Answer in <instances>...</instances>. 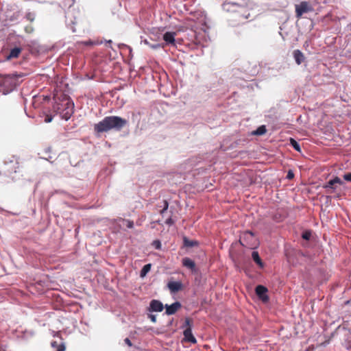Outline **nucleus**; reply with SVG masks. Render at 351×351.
I'll return each instance as SVG.
<instances>
[{
  "label": "nucleus",
  "mask_w": 351,
  "mask_h": 351,
  "mask_svg": "<svg viewBox=\"0 0 351 351\" xmlns=\"http://www.w3.org/2000/svg\"><path fill=\"white\" fill-rule=\"evenodd\" d=\"M222 8L230 13L228 21L233 26L245 23L250 16V9L244 0H225Z\"/></svg>",
  "instance_id": "obj_1"
},
{
  "label": "nucleus",
  "mask_w": 351,
  "mask_h": 351,
  "mask_svg": "<svg viewBox=\"0 0 351 351\" xmlns=\"http://www.w3.org/2000/svg\"><path fill=\"white\" fill-rule=\"evenodd\" d=\"M128 124L126 119L118 116L106 117L94 125V130L97 133L108 132L111 130L120 131Z\"/></svg>",
  "instance_id": "obj_2"
},
{
  "label": "nucleus",
  "mask_w": 351,
  "mask_h": 351,
  "mask_svg": "<svg viewBox=\"0 0 351 351\" xmlns=\"http://www.w3.org/2000/svg\"><path fill=\"white\" fill-rule=\"evenodd\" d=\"M241 245L245 247L253 249L258 245V241L254 234L251 231H245L240 237Z\"/></svg>",
  "instance_id": "obj_3"
},
{
  "label": "nucleus",
  "mask_w": 351,
  "mask_h": 351,
  "mask_svg": "<svg viewBox=\"0 0 351 351\" xmlns=\"http://www.w3.org/2000/svg\"><path fill=\"white\" fill-rule=\"evenodd\" d=\"M61 106H64V109L60 112L62 118L68 121L74 112V104L69 97H64Z\"/></svg>",
  "instance_id": "obj_4"
},
{
  "label": "nucleus",
  "mask_w": 351,
  "mask_h": 351,
  "mask_svg": "<svg viewBox=\"0 0 351 351\" xmlns=\"http://www.w3.org/2000/svg\"><path fill=\"white\" fill-rule=\"evenodd\" d=\"M17 75H7L2 77L1 85L6 88V92L12 90L16 86Z\"/></svg>",
  "instance_id": "obj_5"
},
{
  "label": "nucleus",
  "mask_w": 351,
  "mask_h": 351,
  "mask_svg": "<svg viewBox=\"0 0 351 351\" xmlns=\"http://www.w3.org/2000/svg\"><path fill=\"white\" fill-rule=\"evenodd\" d=\"M295 17L300 19L304 14L313 11V8L308 1H302L299 4L295 5Z\"/></svg>",
  "instance_id": "obj_6"
},
{
  "label": "nucleus",
  "mask_w": 351,
  "mask_h": 351,
  "mask_svg": "<svg viewBox=\"0 0 351 351\" xmlns=\"http://www.w3.org/2000/svg\"><path fill=\"white\" fill-rule=\"evenodd\" d=\"M343 184V182L337 176L334 178L332 180H329L326 182L323 188L326 190L328 193H332L337 191V185Z\"/></svg>",
  "instance_id": "obj_7"
},
{
  "label": "nucleus",
  "mask_w": 351,
  "mask_h": 351,
  "mask_svg": "<svg viewBox=\"0 0 351 351\" xmlns=\"http://www.w3.org/2000/svg\"><path fill=\"white\" fill-rule=\"evenodd\" d=\"M256 294L258 296V298L263 302H267L269 300L268 296L267 295V289L263 285H258L255 289Z\"/></svg>",
  "instance_id": "obj_8"
},
{
  "label": "nucleus",
  "mask_w": 351,
  "mask_h": 351,
  "mask_svg": "<svg viewBox=\"0 0 351 351\" xmlns=\"http://www.w3.org/2000/svg\"><path fill=\"white\" fill-rule=\"evenodd\" d=\"M164 308L162 303L157 300H153L149 304V311L161 312Z\"/></svg>",
  "instance_id": "obj_9"
},
{
  "label": "nucleus",
  "mask_w": 351,
  "mask_h": 351,
  "mask_svg": "<svg viewBox=\"0 0 351 351\" xmlns=\"http://www.w3.org/2000/svg\"><path fill=\"white\" fill-rule=\"evenodd\" d=\"M181 307V304L179 302H176L171 305H165L166 314L168 315L175 314L177 311Z\"/></svg>",
  "instance_id": "obj_10"
},
{
  "label": "nucleus",
  "mask_w": 351,
  "mask_h": 351,
  "mask_svg": "<svg viewBox=\"0 0 351 351\" xmlns=\"http://www.w3.org/2000/svg\"><path fill=\"white\" fill-rule=\"evenodd\" d=\"M183 335L184 337V341L192 343L193 344L197 343V340H196L195 337L192 334V328H185L183 332Z\"/></svg>",
  "instance_id": "obj_11"
},
{
  "label": "nucleus",
  "mask_w": 351,
  "mask_h": 351,
  "mask_svg": "<svg viewBox=\"0 0 351 351\" xmlns=\"http://www.w3.org/2000/svg\"><path fill=\"white\" fill-rule=\"evenodd\" d=\"M176 35V32H167L165 33V34L163 35V40L166 42L167 44L175 45Z\"/></svg>",
  "instance_id": "obj_12"
},
{
  "label": "nucleus",
  "mask_w": 351,
  "mask_h": 351,
  "mask_svg": "<svg viewBox=\"0 0 351 351\" xmlns=\"http://www.w3.org/2000/svg\"><path fill=\"white\" fill-rule=\"evenodd\" d=\"M182 265L192 271H195V262L188 257H185L182 259Z\"/></svg>",
  "instance_id": "obj_13"
},
{
  "label": "nucleus",
  "mask_w": 351,
  "mask_h": 351,
  "mask_svg": "<svg viewBox=\"0 0 351 351\" xmlns=\"http://www.w3.org/2000/svg\"><path fill=\"white\" fill-rule=\"evenodd\" d=\"M167 287L171 292L176 293L182 289V283L180 282H169Z\"/></svg>",
  "instance_id": "obj_14"
},
{
  "label": "nucleus",
  "mask_w": 351,
  "mask_h": 351,
  "mask_svg": "<svg viewBox=\"0 0 351 351\" xmlns=\"http://www.w3.org/2000/svg\"><path fill=\"white\" fill-rule=\"evenodd\" d=\"M21 53V47H14L10 50V52L9 55L8 56L7 58L8 60H10L12 58H16L19 56Z\"/></svg>",
  "instance_id": "obj_15"
},
{
  "label": "nucleus",
  "mask_w": 351,
  "mask_h": 351,
  "mask_svg": "<svg viewBox=\"0 0 351 351\" xmlns=\"http://www.w3.org/2000/svg\"><path fill=\"white\" fill-rule=\"evenodd\" d=\"M293 57L298 64H300L304 60V54L298 49L293 51Z\"/></svg>",
  "instance_id": "obj_16"
},
{
  "label": "nucleus",
  "mask_w": 351,
  "mask_h": 351,
  "mask_svg": "<svg viewBox=\"0 0 351 351\" xmlns=\"http://www.w3.org/2000/svg\"><path fill=\"white\" fill-rule=\"evenodd\" d=\"M252 257L254 261L261 267L263 268L264 263L262 261L261 258L259 256L258 252L256 251H254L252 253Z\"/></svg>",
  "instance_id": "obj_17"
},
{
  "label": "nucleus",
  "mask_w": 351,
  "mask_h": 351,
  "mask_svg": "<svg viewBox=\"0 0 351 351\" xmlns=\"http://www.w3.org/2000/svg\"><path fill=\"white\" fill-rule=\"evenodd\" d=\"M151 267H152V264H150V263L144 265L141 271L140 276L141 278L145 277L146 275L147 274V273L150 271Z\"/></svg>",
  "instance_id": "obj_18"
},
{
  "label": "nucleus",
  "mask_w": 351,
  "mask_h": 351,
  "mask_svg": "<svg viewBox=\"0 0 351 351\" xmlns=\"http://www.w3.org/2000/svg\"><path fill=\"white\" fill-rule=\"evenodd\" d=\"M183 241H184V245L185 247H193L195 245H197V243L195 241H191V240L188 239L187 237H184Z\"/></svg>",
  "instance_id": "obj_19"
},
{
  "label": "nucleus",
  "mask_w": 351,
  "mask_h": 351,
  "mask_svg": "<svg viewBox=\"0 0 351 351\" xmlns=\"http://www.w3.org/2000/svg\"><path fill=\"white\" fill-rule=\"evenodd\" d=\"M266 132H267V130H266L265 126L261 125V126L258 127L256 129V130L253 132V134L255 135H263V134H265Z\"/></svg>",
  "instance_id": "obj_20"
},
{
  "label": "nucleus",
  "mask_w": 351,
  "mask_h": 351,
  "mask_svg": "<svg viewBox=\"0 0 351 351\" xmlns=\"http://www.w3.org/2000/svg\"><path fill=\"white\" fill-rule=\"evenodd\" d=\"M290 143H291V146L296 151L300 152V146L299 143L295 140H294L293 138H290Z\"/></svg>",
  "instance_id": "obj_21"
},
{
  "label": "nucleus",
  "mask_w": 351,
  "mask_h": 351,
  "mask_svg": "<svg viewBox=\"0 0 351 351\" xmlns=\"http://www.w3.org/2000/svg\"><path fill=\"white\" fill-rule=\"evenodd\" d=\"M25 18L30 22H33L35 19V14L31 12L26 13Z\"/></svg>",
  "instance_id": "obj_22"
},
{
  "label": "nucleus",
  "mask_w": 351,
  "mask_h": 351,
  "mask_svg": "<svg viewBox=\"0 0 351 351\" xmlns=\"http://www.w3.org/2000/svg\"><path fill=\"white\" fill-rule=\"evenodd\" d=\"M123 223L128 228H132L134 227V222L131 220L123 219Z\"/></svg>",
  "instance_id": "obj_23"
},
{
  "label": "nucleus",
  "mask_w": 351,
  "mask_h": 351,
  "mask_svg": "<svg viewBox=\"0 0 351 351\" xmlns=\"http://www.w3.org/2000/svg\"><path fill=\"white\" fill-rule=\"evenodd\" d=\"M311 237V232L309 230L304 231L302 234V239L304 240H306V241L309 240Z\"/></svg>",
  "instance_id": "obj_24"
},
{
  "label": "nucleus",
  "mask_w": 351,
  "mask_h": 351,
  "mask_svg": "<svg viewBox=\"0 0 351 351\" xmlns=\"http://www.w3.org/2000/svg\"><path fill=\"white\" fill-rule=\"evenodd\" d=\"M192 324H193V322H192V319L187 317L185 319V321H184V327L186 328H192Z\"/></svg>",
  "instance_id": "obj_25"
},
{
  "label": "nucleus",
  "mask_w": 351,
  "mask_h": 351,
  "mask_svg": "<svg viewBox=\"0 0 351 351\" xmlns=\"http://www.w3.org/2000/svg\"><path fill=\"white\" fill-rule=\"evenodd\" d=\"M168 207H169L168 202L167 200H164V208L160 211V214H163L168 209Z\"/></svg>",
  "instance_id": "obj_26"
},
{
  "label": "nucleus",
  "mask_w": 351,
  "mask_h": 351,
  "mask_svg": "<svg viewBox=\"0 0 351 351\" xmlns=\"http://www.w3.org/2000/svg\"><path fill=\"white\" fill-rule=\"evenodd\" d=\"M56 351H65V346L63 343L59 344Z\"/></svg>",
  "instance_id": "obj_27"
},
{
  "label": "nucleus",
  "mask_w": 351,
  "mask_h": 351,
  "mask_svg": "<svg viewBox=\"0 0 351 351\" xmlns=\"http://www.w3.org/2000/svg\"><path fill=\"white\" fill-rule=\"evenodd\" d=\"M343 178H344L345 180H346L348 182H351V172L348 173H346V174H344L343 175Z\"/></svg>",
  "instance_id": "obj_28"
},
{
  "label": "nucleus",
  "mask_w": 351,
  "mask_h": 351,
  "mask_svg": "<svg viewBox=\"0 0 351 351\" xmlns=\"http://www.w3.org/2000/svg\"><path fill=\"white\" fill-rule=\"evenodd\" d=\"M293 177H294V173H293V172L292 171H291V170H290V171H288V173H287V179H289V180H291V179H293Z\"/></svg>",
  "instance_id": "obj_29"
},
{
  "label": "nucleus",
  "mask_w": 351,
  "mask_h": 351,
  "mask_svg": "<svg viewBox=\"0 0 351 351\" xmlns=\"http://www.w3.org/2000/svg\"><path fill=\"white\" fill-rule=\"evenodd\" d=\"M148 317L152 322L155 323L156 322V316L155 315L149 314L148 315Z\"/></svg>",
  "instance_id": "obj_30"
},
{
  "label": "nucleus",
  "mask_w": 351,
  "mask_h": 351,
  "mask_svg": "<svg viewBox=\"0 0 351 351\" xmlns=\"http://www.w3.org/2000/svg\"><path fill=\"white\" fill-rule=\"evenodd\" d=\"M165 223L167 224V225H173L174 223V221L172 219L171 217H169L168 218L166 221H165Z\"/></svg>",
  "instance_id": "obj_31"
},
{
  "label": "nucleus",
  "mask_w": 351,
  "mask_h": 351,
  "mask_svg": "<svg viewBox=\"0 0 351 351\" xmlns=\"http://www.w3.org/2000/svg\"><path fill=\"white\" fill-rule=\"evenodd\" d=\"M33 31H34V29H33V27L32 26H27L25 27V32L27 33L30 34V33L33 32Z\"/></svg>",
  "instance_id": "obj_32"
},
{
  "label": "nucleus",
  "mask_w": 351,
  "mask_h": 351,
  "mask_svg": "<svg viewBox=\"0 0 351 351\" xmlns=\"http://www.w3.org/2000/svg\"><path fill=\"white\" fill-rule=\"evenodd\" d=\"M124 341H125V343L128 346L131 347V346H132V343L131 341L130 340V339H128V338H125V339H124Z\"/></svg>",
  "instance_id": "obj_33"
},
{
  "label": "nucleus",
  "mask_w": 351,
  "mask_h": 351,
  "mask_svg": "<svg viewBox=\"0 0 351 351\" xmlns=\"http://www.w3.org/2000/svg\"><path fill=\"white\" fill-rule=\"evenodd\" d=\"M59 344H60V343H58L57 341H52V342L51 343V347H52V348H57V347H58Z\"/></svg>",
  "instance_id": "obj_34"
},
{
  "label": "nucleus",
  "mask_w": 351,
  "mask_h": 351,
  "mask_svg": "<svg viewBox=\"0 0 351 351\" xmlns=\"http://www.w3.org/2000/svg\"><path fill=\"white\" fill-rule=\"evenodd\" d=\"M82 43L84 44V45H93V43L91 40L84 41Z\"/></svg>",
  "instance_id": "obj_35"
},
{
  "label": "nucleus",
  "mask_w": 351,
  "mask_h": 351,
  "mask_svg": "<svg viewBox=\"0 0 351 351\" xmlns=\"http://www.w3.org/2000/svg\"><path fill=\"white\" fill-rule=\"evenodd\" d=\"M154 243H156V247L157 249H160V243L159 241H154Z\"/></svg>",
  "instance_id": "obj_36"
},
{
  "label": "nucleus",
  "mask_w": 351,
  "mask_h": 351,
  "mask_svg": "<svg viewBox=\"0 0 351 351\" xmlns=\"http://www.w3.org/2000/svg\"><path fill=\"white\" fill-rule=\"evenodd\" d=\"M51 119H52V118H51V117H47L45 118V121H46L47 123H49V122H51Z\"/></svg>",
  "instance_id": "obj_37"
}]
</instances>
